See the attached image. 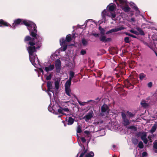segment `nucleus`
<instances>
[{"instance_id":"1","label":"nucleus","mask_w":157,"mask_h":157,"mask_svg":"<svg viewBox=\"0 0 157 157\" xmlns=\"http://www.w3.org/2000/svg\"><path fill=\"white\" fill-rule=\"evenodd\" d=\"M14 23L12 25H9V26L13 29L18 25L23 24L27 27L30 35L33 37V42L29 41L27 45V48L29 53V59L32 64L35 67L39 64V61L35 53L36 49L39 48L41 46L42 38L36 34L37 30L36 25L33 22L29 21H22L21 19H18L14 21Z\"/></svg>"},{"instance_id":"2","label":"nucleus","mask_w":157,"mask_h":157,"mask_svg":"<svg viewBox=\"0 0 157 157\" xmlns=\"http://www.w3.org/2000/svg\"><path fill=\"white\" fill-rule=\"evenodd\" d=\"M115 5L113 3L109 4L107 8H108L109 11L108 12H107L106 10L105 9L102 12L101 15L102 17V21H105V16H108L111 17L113 20H114L115 17L116 15L115 13L112 12L111 11H113L115 8Z\"/></svg>"},{"instance_id":"3","label":"nucleus","mask_w":157,"mask_h":157,"mask_svg":"<svg viewBox=\"0 0 157 157\" xmlns=\"http://www.w3.org/2000/svg\"><path fill=\"white\" fill-rule=\"evenodd\" d=\"M54 108V109H56L55 114H62L63 115L65 114L63 111V108L57 102H55V105Z\"/></svg>"},{"instance_id":"4","label":"nucleus","mask_w":157,"mask_h":157,"mask_svg":"<svg viewBox=\"0 0 157 157\" xmlns=\"http://www.w3.org/2000/svg\"><path fill=\"white\" fill-rule=\"evenodd\" d=\"M71 84V83L66 82L65 85L66 93L70 97H71L72 95H73V94L71 92L70 89Z\"/></svg>"},{"instance_id":"5","label":"nucleus","mask_w":157,"mask_h":157,"mask_svg":"<svg viewBox=\"0 0 157 157\" xmlns=\"http://www.w3.org/2000/svg\"><path fill=\"white\" fill-rule=\"evenodd\" d=\"M138 136L140 137L141 140L145 144L147 143V134L145 132H139L137 134Z\"/></svg>"},{"instance_id":"6","label":"nucleus","mask_w":157,"mask_h":157,"mask_svg":"<svg viewBox=\"0 0 157 157\" xmlns=\"http://www.w3.org/2000/svg\"><path fill=\"white\" fill-rule=\"evenodd\" d=\"M108 108L106 105L104 104L101 107V115L102 116L107 114L109 113Z\"/></svg>"},{"instance_id":"7","label":"nucleus","mask_w":157,"mask_h":157,"mask_svg":"<svg viewBox=\"0 0 157 157\" xmlns=\"http://www.w3.org/2000/svg\"><path fill=\"white\" fill-rule=\"evenodd\" d=\"M60 44L61 46H63L62 49L63 51H65L67 47V44L66 43V41L64 38H62L60 39Z\"/></svg>"},{"instance_id":"8","label":"nucleus","mask_w":157,"mask_h":157,"mask_svg":"<svg viewBox=\"0 0 157 157\" xmlns=\"http://www.w3.org/2000/svg\"><path fill=\"white\" fill-rule=\"evenodd\" d=\"M125 29V28L124 27L122 26L120 27H117L115 29H112L110 30L109 31H107L106 34H108L109 33H111L113 32H117L121 30L124 29Z\"/></svg>"},{"instance_id":"9","label":"nucleus","mask_w":157,"mask_h":157,"mask_svg":"<svg viewBox=\"0 0 157 157\" xmlns=\"http://www.w3.org/2000/svg\"><path fill=\"white\" fill-rule=\"evenodd\" d=\"M93 115L94 113L93 111H90L83 118L85 119L86 121L88 122L89 120L93 117Z\"/></svg>"},{"instance_id":"10","label":"nucleus","mask_w":157,"mask_h":157,"mask_svg":"<svg viewBox=\"0 0 157 157\" xmlns=\"http://www.w3.org/2000/svg\"><path fill=\"white\" fill-rule=\"evenodd\" d=\"M55 67L56 72L59 73L61 68V62L59 59H57L56 60Z\"/></svg>"},{"instance_id":"11","label":"nucleus","mask_w":157,"mask_h":157,"mask_svg":"<svg viewBox=\"0 0 157 157\" xmlns=\"http://www.w3.org/2000/svg\"><path fill=\"white\" fill-rule=\"evenodd\" d=\"M99 40L105 43L110 41L111 39L109 38H107L104 35H101L99 37Z\"/></svg>"},{"instance_id":"12","label":"nucleus","mask_w":157,"mask_h":157,"mask_svg":"<svg viewBox=\"0 0 157 157\" xmlns=\"http://www.w3.org/2000/svg\"><path fill=\"white\" fill-rule=\"evenodd\" d=\"M53 105H52V103H51L48 107V109L50 112L55 114L56 109H54V106L55 107V102H56L55 101H53Z\"/></svg>"},{"instance_id":"13","label":"nucleus","mask_w":157,"mask_h":157,"mask_svg":"<svg viewBox=\"0 0 157 157\" xmlns=\"http://www.w3.org/2000/svg\"><path fill=\"white\" fill-rule=\"evenodd\" d=\"M116 2L117 6H121V5H124L126 3V0H114Z\"/></svg>"},{"instance_id":"14","label":"nucleus","mask_w":157,"mask_h":157,"mask_svg":"<svg viewBox=\"0 0 157 157\" xmlns=\"http://www.w3.org/2000/svg\"><path fill=\"white\" fill-rule=\"evenodd\" d=\"M55 67L54 65L53 64L50 65L48 67H44V70L47 72L51 71Z\"/></svg>"},{"instance_id":"15","label":"nucleus","mask_w":157,"mask_h":157,"mask_svg":"<svg viewBox=\"0 0 157 157\" xmlns=\"http://www.w3.org/2000/svg\"><path fill=\"white\" fill-rule=\"evenodd\" d=\"M47 86L48 88V91H52L53 94H54L52 90V83L50 81H48L47 84Z\"/></svg>"},{"instance_id":"16","label":"nucleus","mask_w":157,"mask_h":157,"mask_svg":"<svg viewBox=\"0 0 157 157\" xmlns=\"http://www.w3.org/2000/svg\"><path fill=\"white\" fill-rule=\"evenodd\" d=\"M130 4L131 7L137 12V13H140V11L138 10V8L134 3L131 2L130 3Z\"/></svg>"},{"instance_id":"17","label":"nucleus","mask_w":157,"mask_h":157,"mask_svg":"<svg viewBox=\"0 0 157 157\" xmlns=\"http://www.w3.org/2000/svg\"><path fill=\"white\" fill-rule=\"evenodd\" d=\"M74 75V73L72 71H70V77L69 79L66 82H67L71 83L72 78H73Z\"/></svg>"},{"instance_id":"18","label":"nucleus","mask_w":157,"mask_h":157,"mask_svg":"<svg viewBox=\"0 0 157 157\" xmlns=\"http://www.w3.org/2000/svg\"><path fill=\"white\" fill-rule=\"evenodd\" d=\"M127 3V1L126 2V3L124 5H126ZM124 5H121V6H120L122 7V9L124 11L128 12L130 10V8L128 6H122Z\"/></svg>"},{"instance_id":"19","label":"nucleus","mask_w":157,"mask_h":157,"mask_svg":"<svg viewBox=\"0 0 157 157\" xmlns=\"http://www.w3.org/2000/svg\"><path fill=\"white\" fill-rule=\"evenodd\" d=\"M7 22L2 20H0V26H9Z\"/></svg>"},{"instance_id":"20","label":"nucleus","mask_w":157,"mask_h":157,"mask_svg":"<svg viewBox=\"0 0 157 157\" xmlns=\"http://www.w3.org/2000/svg\"><path fill=\"white\" fill-rule=\"evenodd\" d=\"M60 80L59 79H56L55 82V85L56 89L58 90L59 87V82Z\"/></svg>"},{"instance_id":"21","label":"nucleus","mask_w":157,"mask_h":157,"mask_svg":"<svg viewBox=\"0 0 157 157\" xmlns=\"http://www.w3.org/2000/svg\"><path fill=\"white\" fill-rule=\"evenodd\" d=\"M140 80L142 81L144 79H146V75L143 73H141L139 74Z\"/></svg>"},{"instance_id":"22","label":"nucleus","mask_w":157,"mask_h":157,"mask_svg":"<svg viewBox=\"0 0 157 157\" xmlns=\"http://www.w3.org/2000/svg\"><path fill=\"white\" fill-rule=\"evenodd\" d=\"M67 121L68 123L67 124L68 125L72 124L74 121V119L71 117H69L68 119H67Z\"/></svg>"},{"instance_id":"23","label":"nucleus","mask_w":157,"mask_h":157,"mask_svg":"<svg viewBox=\"0 0 157 157\" xmlns=\"http://www.w3.org/2000/svg\"><path fill=\"white\" fill-rule=\"evenodd\" d=\"M127 128L128 129H130L131 131L134 132L136 131L137 130L136 128L134 125L128 126Z\"/></svg>"},{"instance_id":"24","label":"nucleus","mask_w":157,"mask_h":157,"mask_svg":"<svg viewBox=\"0 0 157 157\" xmlns=\"http://www.w3.org/2000/svg\"><path fill=\"white\" fill-rule=\"evenodd\" d=\"M124 122V124L125 126L128 125L130 123V122L127 118L123 119Z\"/></svg>"},{"instance_id":"25","label":"nucleus","mask_w":157,"mask_h":157,"mask_svg":"<svg viewBox=\"0 0 157 157\" xmlns=\"http://www.w3.org/2000/svg\"><path fill=\"white\" fill-rule=\"evenodd\" d=\"M153 148L154 151L156 153H157V141H155L154 142Z\"/></svg>"},{"instance_id":"26","label":"nucleus","mask_w":157,"mask_h":157,"mask_svg":"<svg viewBox=\"0 0 157 157\" xmlns=\"http://www.w3.org/2000/svg\"><path fill=\"white\" fill-rule=\"evenodd\" d=\"M136 29L139 32V34L141 35H144V31L140 28L137 27Z\"/></svg>"},{"instance_id":"27","label":"nucleus","mask_w":157,"mask_h":157,"mask_svg":"<svg viewBox=\"0 0 157 157\" xmlns=\"http://www.w3.org/2000/svg\"><path fill=\"white\" fill-rule=\"evenodd\" d=\"M77 133H80L82 132V127L81 125H78L76 130Z\"/></svg>"},{"instance_id":"28","label":"nucleus","mask_w":157,"mask_h":157,"mask_svg":"<svg viewBox=\"0 0 157 157\" xmlns=\"http://www.w3.org/2000/svg\"><path fill=\"white\" fill-rule=\"evenodd\" d=\"M99 29L100 31V35H104L105 33V29L101 28V26L99 27Z\"/></svg>"},{"instance_id":"29","label":"nucleus","mask_w":157,"mask_h":157,"mask_svg":"<svg viewBox=\"0 0 157 157\" xmlns=\"http://www.w3.org/2000/svg\"><path fill=\"white\" fill-rule=\"evenodd\" d=\"M94 154L93 152L91 151L87 153L86 155V157H93Z\"/></svg>"},{"instance_id":"30","label":"nucleus","mask_w":157,"mask_h":157,"mask_svg":"<svg viewBox=\"0 0 157 157\" xmlns=\"http://www.w3.org/2000/svg\"><path fill=\"white\" fill-rule=\"evenodd\" d=\"M157 128V125L156 124H154L152 126L151 129V132L152 133L154 132L156 130Z\"/></svg>"},{"instance_id":"31","label":"nucleus","mask_w":157,"mask_h":157,"mask_svg":"<svg viewBox=\"0 0 157 157\" xmlns=\"http://www.w3.org/2000/svg\"><path fill=\"white\" fill-rule=\"evenodd\" d=\"M91 132V131L87 130H86L84 131V133L86 134V135L89 137H90L91 136L90 133Z\"/></svg>"},{"instance_id":"32","label":"nucleus","mask_w":157,"mask_h":157,"mask_svg":"<svg viewBox=\"0 0 157 157\" xmlns=\"http://www.w3.org/2000/svg\"><path fill=\"white\" fill-rule=\"evenodd\" d=\"M140 104L141 105L144 107L146 108L148 106L147 104L144 101H143L141 102Z\"/></svg>"},{"instance_id":"33","label":"nucleus","mask_w":157,"mask_h":157,"mask_svg":"<svg viewBox=\"0 0 157 157\" xmlns=\"http://www.w3.org/2000/svg\"><path fill=\"white\" fill-rule=\"evenodd\" d=\"M66 39L67 40V42H70L71 40V35H68L66 37Z\"/></svg>"},{"instance_id":"34","label":"nucleus","mask_w":157,"mask_h":157,"mask_svg":"<svg viewBox=\"0 0 157 157\" xmlns=\"http://www.w3.org/2000/svg\"><path fill=\"white\" fill-rule=\"evenodd\" d=\"M138 147L140 149L143 148L144 145L142 142L140 141L139 142L138 144Z\"/></svg>"},{"instance_id":"35","label":"nucleus","mask_w":157,"mask_h":157,"mask_svg":"<svg viewBox=\"0 0 157 157\" xmlns=\"http://www.w3.org/2000/svg\"><path fill=\"white\" fill-rule=\"evenodd\" d=\"M82 43L84 46L87 45V41L85 39H83L82 40Z\"/></svg>"},{"instance_id":"36","label":"nucleus","mask_w":157,"mask_h":157,"mask_svg":"<svg viewBox=\"0 0 157 157\" xmlns=\"http://www.w3.org/2000/svg\"><path fill=\"white\" fill-rule=\"evenodd\" d=\"M129 31H130V32L133 33L136 35H138L139 34V33L138 32H137L134 29H131L129 30Z\"/></svg>"},{"instance_id":"37","label":"nucleus","mask_w":157,"mask_h":157,"mask_svg":"<svg viewBox=\"0 0 157 157\" xmlns=\"http://www.w3.org/2000/svg\"><path fill=\"white\" fill-rule=\"evenodd\" d=\"M124 40L125 43H129L130 42L129 38L128 37H126L124 38Z\"/></svg>"},{"instance_id":"38","label":"nucleus","mask_w":157,"mask_h":157,"mask_svg":"<svg viewBox=\"0 0 157 157\" xmlns=\"http://www.w3.org/2000/svg\"><path fill=\"white\" fill-rule=\"evenodd\" d=\"M31 39L32 38L30 36H27L25 37V41H28L29 40H31Z\"/></svg>"},{"instance_id":"39","label":"nucleus","mask_w":157,"mask_h":157,"mask_svg":"<svg viewBox=\"0 0 157 157\" xmlns=\"http://www.w3.org/2000/svg\"><path fill=\"white\" fill-rule=\"evenodd\" d=\"M78 103L81 106L84 105L86 103V102H81L80 101H79L78 100Z\"/></svg>"},{"instance_id":"40","label":"nucleus","mask_w":157,"mask_h":157,"mask_svg":"<svg viewBox=\"0 0 157 157\" xmlns=\"http://www.w3.org/2000/svg\"><path fill=\"white\" fill-rule=\"evenodd\" d=\"M127 115L130 117H132L134 116V114L132 113L129 112L128 111L127 112Z\"/></svg>"},{"instance_id":"41","label":"nucleus","mask_w":157,"mask_h":157,"mask_svg":"<svg viewBox=\"0 0 157 157\" xmlns=\"http://www.w3.org/2000/svg\"><path fill=\"white\" fill-rule=\"evenodd\" d=\"M92 35L96 37H99L100 36V35L99 33H93L92 34Z\"/></svg>"},{"instance_id":"42","label":"nucleus","mask_w":157,"mask_h":157,"mask_svg":"<svg viewBox=\"0 0 157 157\" xmlns=\"http://www.w3.org/2000/svg\"><path fill=\"white\" fill-rule=\"evenodd\" d=\"M132 143L135 144H137L138 140L136 139H134L132 140Z\"/></svg>"},{"instance_id":"43","label":"nucleus","mask_w":157,"mask_h":157,"mask_svg":"<svg viewBox=\"0 0 157 157\" xmlns=\"http://www.w3.org/2000/svg\"><path fill=\"white\" fill-rule=\"evenodd\" d=\"M80 53L82 55H84L86 53V51L85 50H82L81 51Z\"/></svg>"},{"instance_id":"44","label":"nucleus","mask_w":157,"mask_h":157,"mask_svg":"<svg viewBox=\"0 0 157 157\" xmlns=\"http://www.w3.org/2000/svg\"><path fill=\"white\" fill-rule=\"evenodd\" d=\"M52 75L51 74H49V75L48 76H47L46 77V79L47 80H48L51 79L52 78Z\"/></svg>"},{"instance_id":"45","label":"nucleus","mask_w":157,"mask_h":157,"mask_svg":"<svg viewBox=\"0 0 157 157\" xmlns=\"http://www.w3.org/2000/svg\"><path fill=\"white\" fill-rule=\"evenodd\" d=\"M63 111H64L67 112V113H69V109L67 108H63Z\"/></svg>"},{"instance_id":"46","label":"nucleus","mask_w":157,"mask_h":157,"mask_svg":"<svg viewBox=\"0 0 157 157\" xmlns=\"http://www.w3.org/2000/svg\"><path fill=\"white\" fill-rule=\"evenodd\" d=\"M121 116L122 117L123 119H124V118H126V115L125 113H122Z\"/></svg>"},{"instance_id":"47","label":"nucleus","mask_w":157,"mask_h":157,"mask_svg":"<svg viewBox=\"0 0 157 157\" xmlns=\"http://www.w3.org/2000/svg\"><path fill=\"white\" fill-rule=\"evenodd\" d=\"M142 155L143 157L146 156L147 155V153L146 152H144L142 153Z\"/></svg>"},{"instance_id":"48","label":"nucleus","mask_w":157,"mask_h":157,"mask_svg":"<svg viewBox=\"0 0 157 157\" xmlns=\"http://www.w3.org/2000/svg\"><path fill=\"white\" fill-rule=\"evenodd\" d=\"M152 85V84L151 82H149L147 84V86L149 87H151Z\"/></svg>"},{"instance_id":"49","label":"nucleus","mask_w":157,"mask_h":157,"mask_svg":"<svg viewBox=\"0 0 157 157\" xmlns=\"http://www.w3.org/2000/svg\"><path fill=\"white\" fill-rule=\"evenodd\" d=\"M81 140L83 142V143H84L86 142V140L85 139V138L84 137H81Z\"/></svg>"},{"instance_id":"50","label":"nucleus","mask_w":157,"mask_h":157,"mask_svg":"<svg viewBox=\"0 0 157 157\" xmlns=\"http://www.w3.org/2000/svg\"><path fill=\"white\" fill-rule=\"evenodd\" d=\"M90 21V22H92L93 21L91 19H89L86 21H85V24L86 25V24L87 22H88Z\"/></svg>"},{"instance_id":"51","label":"nucleus","mask_w":157,"mask_h":157,"mask_svg":"<svg viewBox=\"0 0 157 157\" xmlns=\"http://www.w3.org/2000/svg\"><path fill=\"white\" fill-rule=\"evenodd\" d=\"M39 71L40 72H41L42 74H44V71L43 69L41 68H39Z\"/></svg>"},{"instance_id":"52","label":"nucleus","mask_w":157,"mask_h":157,"mask_svg":"<svg viewBox=\"0 0 157 157\" xmlns=\"http://www.w3.org/2000/svg\"><path fill=\"white\" fill-rule=\"evenodd\" d=\"M85 153V152H84V153H82L80 155L79 157H83V156L84 155Z\"/></svg>"},{"instance_id":"53","label":"nucleus","mask_w":157,"mask_h":157,"mask_svg":"<svg viewBox=\"0 0 157 157\" xmlns=\"http://www.w3.org/2000/svg\"><path fill=\"white\" fill-rule=\"evenodd\" d=\"M131 37H133V38H136V36L134 35H133L132 34H131V36H130Z\"/></svg>"},{"instance_id":"54","label":"nucleus","mask_w":157,"mask_h":157,"mask_svg":"<svg viewBox=\"0 0 157 157\" xmlns=\"http://www.w3.org/2000/svg\"><path fill=\"white\" fill-rule=\"evenodd\" d=\"M48 95H49V96H50V97H51V94L49 92V91H48Z\"/></svg>"},{"instance_id":"55","label":"nucleus","mask_w":157,"mask_h":157,"mask_svg":"<svg viewBox=\"0 0 157 157\" xmlns=\"http://www.w3.org/2000/svg\"><path fill=\"white\" fill-rule=\"evenodd\" d=\"M94 101L93 100H90L88 101H87L86 102V103H88L89 102H90V101Z\"/></svg>"},{"instance_id":"56","label":"nucleus","mask_w":157,"mask_h":157,"mask_svg":"<svg viewBox=\"0 0 157 157\" xmlns=\"http://www.w3.org/2000/svg\"><path fill=\"white\" fill-rule=\"evenodd\" d=\"M131 21H134V19L133 18H131Z\"/></svg>"},{"instance_id":"57","label":"nucleus","mask_w":157,"mask_h":157,"mask_svg":"<svg viewBox=\"0 0 157 157\" xmlns=\"http://www.w3.org/2000/svg\"><path fill=\"white\" fill-rule=\"evenodd\" d=\"M75 34H73L72 37L73 38H74V36H75Z\"/></svg>"},{"instance_id":"58","label":"nucleus","mask_w":157,"mask_h":157,"mask_svg":"<svg viewBox=\"0 0 157 157\" xmlns=\"http://www.w3.org/2000/svg\"><path fill=\"white\" fill-rule=\"evenodd\" d=\"M131 35V34H130V33H128V36H130Z\"/></svg>"},{"instance_id":"59","label":"nucleus","mask_w":157,"mask_h":157,"mask_svg":"<svg viewBox=\"0 0 157 157\" xmlns=\"http://www.w3.org/2000/svg\"><path fill=\"white\" fill-rule=\"evenodd\" d=\"M125 33V34L126 35H128V33Z\"/></svg>"},{"instance_id":"60","label":"nucleus","mask_w":157,"mask_h":157,"mask_svg":"<svg viewBox=\"0 0 157 157\" xmlns=\"http://www.w3.org/2000/svg\"><path fill=\"white\" fill-rule=\"evenodd\" d=\"M78 153L77 154V156L78 157Z\"/></svg>"},{"instance_id":"61","label":"nucleus","mask_w":157,"mask_h":157,"mask_svg":"<svg viewBox=\"0 0 157 157\" xmlns=\"http://www.w3.org/2000/svg\"><path fill=\"white\" fill-rule=\"evenodd\" d=\"M155 54H156V56H157V53H155Z\"/></svg>"},{"instance_id":"62","label":"nucleus","mask_w":157,"mask_h":157,"mask_svg":"<svg viewBox=\"0 0 157 157\" xmlns=\"http://www.w3.org/2000/svg\"><path fill=\"white\" fill-rule=\"evenodd\" d=\"M101 21L100 23H101L102 22H101V21Z\"/></svg>"}]
</instances>
